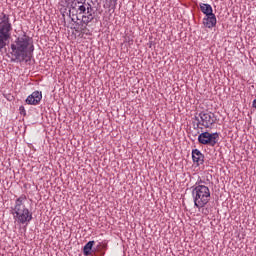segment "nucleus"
Listing matches in <instances>:
<instances>
[{"mask_svg":"<svg viewBox=\"0 0 256 256\" xmlns=\"http://www.w3.org/2000/svg\"><path fill=\"white\" fill-rule=\"evenodd\" d=\"M11 61L13 63H29L33 57V51H35V46L31 37L24 34L18 37L10 46Z\"/></svg>","mask_w":256,"mask_h":256,"instance_id":"obj_1","label":"nucleus"},{"mask_svg":"<svg viewBox=\"0 0 256 256\" xmlns=\"http://www.w3.org/2000/svg\"><path fill=\"white\" fill-rule=\"evenodd\" d=\"M70 15L76 17L83 25H89L95 19V10L87 0H72L69 9Z\"/></svg>","mask_w":256,"mask_h":256,"instance_id":"obj_2","label":"nucleus"},{"mask_svg":"<svg viewBox=\"0 0 256 256\" xmlns=\"http://www.w3.org/2000/svg\"><path fill=\"white\" fill-rule=\"evenodd\" d=\"M27 205H29V200L26 195L22 194L15 200L14 205L11 207V214L15 223H18V225L31 223L33 219V213L29 211Z\"/></svg>","mask_w":256,"mask_h":256,"instance_id":"obj_3","label":"nucleus"},{"mask_svg":"<svg viewBox=\"0 0 256 256\" xmlns=\"http://www.w3.org/2000/svg\"><path fill=\"white\" fill-rule=\"evenodd\" d=\"M198 183V185L192 188V197L195 207L202 209V207H205L211 201V190L209 187L201 184V180Z\"/></svg>","mask_w":256,"mask_h":256,"instance_id":"obj_4","label":"nucleus"},{"mask_svg":"<svg viewBox=\"0 0 256 256\" xmlns=\"http://www.w3.org/2000/svg\"><path fill=\"white\" fill-rule=\"evenodd\" d=\"M11 31H13L11 18L4 12L0 13V49L7 47V41L11 39Z\"/></svg>","mask_w":256,"mask_h":256,"instance_id":"obj_5","label":"nucleus"},{"mask_svg":"<svg viewBox=\"0 0 256 256\" xmlns=\"http://www.w3.org/2000/svg\"><path fill=\"white\" fill-rule=\"evenodd\" d=\"M219 141V133H209L202 132L198 136V143L200 145H209L210 147H215Z\"/></svg>","mask_w":256,"mask_h":256,"instance_id":"obj_6","label":"nucleus"},{"mask_svg":"<svg viewBox=\"0 0 256 256\" xmlns=\"http://www.w3.org/2000/svg\"><path fill=\"white\" fill-rule=\"evenodd\" d=\"M199 119L196 117V121H198V125H202L205 129H209L211 125L215 123V114L212 112L202 111L198 114Z\"/></svg>","mask_w":256,"mask_h":256,"instance_id":"obj_7","label":"nucleus"},{"mask_svg":"<svg viewBox=\"0 0 256 256\" xmlns=\"http://www.w3.org/2000/svg\"><path fill=\"white\" fill-rule=\"evenodd\" d=\"M43 99V93L39 91H34L26 98L27 105H39Z\"/></svg>","mask_w":256,"mask_h":256,"instance_id":"obj_8","label":"nucleus"},{"mask_svg":"<svg viewBox=\"0 0 256 256\" xmlns=\"http://www.w3.org/2000/svg\"><path fill=\"white\" fill-rule=\"evenodd\" d=\"M203 25L207 29H213L217 25V17L215 14H209L203 18Z\"/></svg>","mask_w":256,"mask_h":256,"instance_id":"obj_9","label":"nucleus"},{"mask_svg":"<svg viewBox=\"0 0 256 256\" xmlns=\"http://www.w3.org/2000/svg\"><path fill=\"white\" fill-rule=\"evenodd\" d=\"M192 159L197 166L203 165V163H205V156L199 151V149L192 150Z\"/></svg>","mask_w":256,"mask_h":256,"instance_id":"obj_10","label":"nucleus"},{"mask_svg":"<svg viewBox=\"0 0 256 256\" xmlns=\"http://www.w3.org/2000/svg\"><path fill=\"white\" fill-rule=\"evenodd\" d=\"M200 10L205 15H213V7L210 4L200 3Z\"/></svg>","mask_w":256,"mask_h":256,"instance_id":"obj_11","label":"nucleus"},{"mask_svg":"<svg viewBox=\"0 0 256 256\" xmlns=\"http://www.w3.org/2000/svg\"><path fill=\"white\" fill-rule=\"evenodd\" d=\"M93 245H95V241H89L83 249L84 255L88 256L91 255V251H93Z\"/></svg>","mask_w":256,"mask_h":256,"instance_id":"obj_12","label":"nucleus"},{"mask_svg":"<svg viewBox=\"0 0 256 256\" xmlns=\"http://www.w3.org/2000/svg\"><path fill=\"white\" fill-rule=\"evenodd\" d=\"M198 211H199L200 213H202L203 215H209V209H208V208H205V206L202 207V208H200V209H198Z\"/></svg>","mask_w":256,"mask_h":256,"instance_id":"obj_13","label":"nucleus"},{"mask_svg":"<svg viewBox=\"0 0 256 256\" xmlns=\"http://www.w3.org/2000/svg\"><path fill=\"white\" fill-rule=\"evenodd\" d=\"M19 111H20V114H21V115H25V113H26L24 106H20V107H19Z\"/></svg>","mask_w":256,"mask_h":256,"instance_id":"obj_14","label":"nucleus"},{"mask_svg":"<svg viewBox=\"0 0 256 256\" xmlns=\"http://www.w3.org/2000/svg\"><path fill=\"white\" fill-rule=\"evenodd\" d=\"M252 107H254V109H256V99L253 100Z\"/></svg>","mask_w":256,"mask_h":256,"instance_id":"obj_15","label":"nucleus"}]
</instances>
